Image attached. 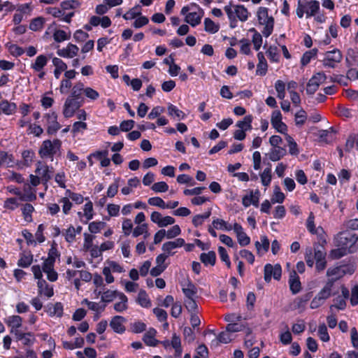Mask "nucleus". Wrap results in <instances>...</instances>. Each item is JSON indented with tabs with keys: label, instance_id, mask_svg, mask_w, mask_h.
Here are the masks:
<instances>
[{
	"label": "nucleus",
	"instance_id": "f257e3e1",
	"mask_svg": "<svg viewBox=\"0 0 358 358\" xmlns=\"http://www.w3.org/2000/svg\"><path fill=\"white\" fill-rule=\"evenodd\" d=\"M358 238L355 234H342L338 242L340 248L334 249L330 252V257L334 259H338L353 252L352 246L357 243Z\"/></svg>",
	"mask_w": 358,
	"mask_h": 358
},
{
	"label": "nucleus",
	"instance_id": "f03ea898",
	"mask_svg": "<svg viewBox=\"0 0 358 358\" xmlns=\"http://www.w3.org/2000/svg\"><path fill=\"white\" fill-rule=\"evenodd\" d=\"M320 3L316 0H299L296 8V15L299 18H302L304 13L306 17L314 16L319 10Z\"/></svg>",
	"mask_w": 358,
	"mask_h": 358
},
{
	"label": "nucleus",
	"instance_id": "7ed1b4c3",
	"mask_svg": "<svg viewBox=\"0 0 358 358\" xmlns=\"http://www.w3.org/2000/svg\"><path fill=\"white\" fill-rule=\"evenodd\" d=\"M257 17L259 23L264 25L262 34L265 37H268L273 31L274 19L269 17L268 14V8L260 7L257 11Z\"/></svg>",
	"mask_w": 358,
	"mask_h": 358
},
{
	"label": "nucleus",
	"instance_id": "20e7f679",
	"mask_svg": "<svg viewBox=\"0 0 358 358\" xmlns=\"http://www.w3.org/2000/svg\"><path fill=\"white\" fill-rule=\"evenodd\" d=\"M224 11L228 15L230 21H236V18L242 22L246 21L248 17V11L244 6L231 4L225 6Z\"/></svg>",
	"mask_w": 358,
	"mask_h": 358
},
{
	"label": "nucleus",
	"instance_id": "39448f33",
	"mask_svg": "<svg viewBox=\"0 0 358 358\" xmlns=\"http://www.w3.org/2000/svg\"><path fill=\"white\" fill-rule=\"evenodd\" d=\"M62 146V142L59 139H55L53 141L50 140L44 141L39 150V155L41 157H51L59 151Z\"/></svg>",
	"mask_w": 358,
	"mask_h": 358
},
{
	"label": "nucleus",
	"instance_id": "423d86ee",
	"mask_svg": "<svg viewBox=\"0 0 358 358\" xmlns=\"http://www.w3.org/2000/svg\"><path fill=\"white\" fill-rule=\"evenodd\" d=\"M84 99L78 100L71 97H67L63 108V115L66 118L71 117L83 105Z\"/></svg>",
	"mask_w": 358,
	"mask_h": 358
},
{
	"label": "nucleus",
	"instance_id": "0eeeda50",
	"mask_svg": "<svg viewBox=\"0 0 358 358\" xmlns=\"http://www.w3.org/2000/svg\"><path fill=\"white\" fill-rule=\"evenodd\" d=\"M31 271L34 275V278L38 280L37 285L39 294L42 293L43 287H45V292H44V294L48 297L53 296L54 292L52 287H49L46 281L42 278L43 274L41 266L39 265H34L31 267Z\"/></svg>",
	"mask_w": 358,
	"mask_h": 358
},
{
	"label": "nucleus",
	"instance_id": "6e6552de",
	"mask_svg": "<svg viewBox=\"0 0 358 358\" xmlns=\"http://www.w3.org/2000/svg\"><path fill=\"white\" fill-rule=\"evenodd\" d=\"M343 59L342 52L337 48L325 52V57L322 60L324 66L334 69Z\"/></svg>",
	"mask_w": 358,
	"mask_h": 358
},
{
	"label": "nucleus",
	"instance_id": "1a4fd4ad",
	"mask_svg": "<svg viewBox=\"0 0 358 358\" xmlns=\"http://www.w3.org/2000/svg\"><path fill=\"white\" fill-rule=\"evenodd\" d=\"M355 268L353 266H348L345 265L329 268L327 271L328 277H332L329 280H334V282L342 278L346 273L352 274Z\"/></svg>",
	"mask_w": 358,
	"mask_h": 358
},
{
	"label": "nucleus",
	"instance_id": "9d476101",
	"mask_svg": "<svg viewBox=\"0 0 358 358\" xmlns=\"http://www.w3.org/2000/svg\"><path fill=\"white\" fill-rule=\"evenodd\" d=\"M327 76L323 72H319L315 74L308 82L306 92L308 94H313L317 90L320 85L324 83Z\"/></svg>",
	"mask_w": 358,
	"mask_h": 358
},
{
	"label": "nucleus",
	"instance_id": "9b49d317",
	"mask_svg": "<svg viewBox=\"0 0 358 358\" xmlns=\"http://www.w3.org/2000/svg\"><path fill=\"white\" fill-rule=\"evenodd\" d=\"M159 343L166 349L171 346L175 350V355L176 357H180L181 356L182 352L181 340L180 336L176 334H173L171 341L169 340H165Z\"/></svg>",
	"mask_w": 358,
	"mask_h": 358
},
{
	"label": "nucleus",
	"instance_id": "f8f14e48",
	"mask_svg": "<svg viewBox=\"0 0 358 358\" xmlns=\"http://www.w3.org/2000/svg\"><path fill=\"white\" fill-rule=\"evenodd\" d=\"M282 274V268L279 264L275 266L271 264H267L264 266V280L266 282H269L273 276L275 280H280Z\"/></svg>",
	"mask_w": 358,
	"mask_h": 358
},
{
	"label": "nucleus",
	"instance_id": "ddd939ff",
	"mask_svg": "<svg viewBox=\"0 0 358 358\" xmlns=\"http://www.w3.org/2000/svg\"><path fill=\"white\" fill-rule=\"evenodd\" d=\"M44 118L46 120L48 134H54L61 128L60 124L57 122V115L55 112L45 114Z\"/></svg>",
	"mask_w": 358,
	"mask_h": 358
},
{
	"label": "nucleus",
	"instance_id": "4468645a",
	"mask_svg": "<svg viewBox=\"0 0 358 358\" xmlns=\"http://www.w3.org/2000/svg\"><path fill=\"white\" fill-rule=\"evenodd\" d=\"M271 122L272 126L278 132L286 134L287 127V125L282 122V115L280 110H274L272 113Z\"/></svg>",
	"mask_w": 358,
	"mask_h": 358
},
{
	"label": "nucleus",
	"instance_id": "2eb2a0df",
	"mask_svg": "<svg viewBox=\"0 0 358 358\" xmlns=\"http://www.w3.org/2000/svg\"><path fill=\"white\" fill-rule=\"evenodd\" d=\"M46 13L52 15L55 17L61 19L62 20L69 23L71 20V17L74 15L73 12L65 13L64 10H61L56 7H49L45 9Z\"/></svg>",
	"mask_w": 358,
	"mask_h": 358
},
{
	"label": "nucleus",
	"instance_id": "dca6fc26",
	"mask_svg": "<svg viewBox=\"0 0 358 358\" xmlns=\"http://www.w3.org/2000/svg\"><path fill=\"white\" fill-rule=\"evenodd\" d=\"M185 245V240L182 238H178L173 241H168L164 243L162 245V250L164 251V253H166V255L172 256L175 254L172 250L180 248Z\"/></svg>",
	"mask_w": 358,
	"mask_h": 358
},
{
	"label": "nucleus",
	"instance_id": "f3484780",
	"mask_svg": "<svg viewBox=\"0 0 358 358\" xmlns=\"http://www.w3.org/2000/svg\"><path fill=\"white\" fill-rule=\"evenodd\" d=\"M233 229L236 234L238 242L241 246H246L250 244V238L244 232L243 229L241 224L234 223Z\"/></svg>",
	"mask_w": 358,
	"mask_h": 358
},
{
	"label": "nucleus",
	"instance_id": "a211bd4d",
	"mask_svg": "<svg viewBox=\"0 0 358 358\" xmlns=\"http://www.w3.org/2000/svg\"><path fill=\"white\" fill-rule=\"evenodd\" d=\"M78 50L79 48L77 45L69 43L66 48L57 50V54L59 57L73 58L78 55Z\"/></svg>",
	"mask_w": 358,
	"mask_h": 358
},
{
	"label": "nucleus",
	"instance_id": "6ab92c4d",
	"mask_svg": "<svg viewBox=\"0 0 358 358\" xmlns=\"http://www.w3.org/2000/svg\"><path fill=\"white\" fill-rule=\"evenodd\" d=\"M126 322V319L120 315L113 317L110 322V327L113 330L118 334H122L125 331L124 323Z\"/></svg>",
	"mask_w": 358,
	"mask_h": 358
},
{
	"label": "nucleus",
	"instance_id": "aec40b11",
	"mask_svg": "<svg viewBox=\"0 0 358 358\" xmlns=\"http://www.w3.org/2000/svg\"><path fill=\"white\" fill-rule=\"evenodd\" d=\"M36 173L41 176L42 181L46 182L52 178L53 169L52 168L50 170L47 165H43L41 162H38Z\"/></svg>",
	"mask_w": 358,
	"mask_h": 358
},
{
	"label": "nucleus",
	"instance_id": "412c9836",
	"mask_svg": "<svg viewBox=\"0 0 358 358\" xmlns=\"http://www.w3.org/2000/svg\"><path fill=\"white\" fill-rule=\"evenodd\" d=\"M45 311L51 317H61L63 315V306L60 302H57L55 304L49 303L45 307Z\"/></svg>",
	"mask_w": 358,
	"mask_h": 358
},
{
	"label": "nucleus",
	"instance_id": "4be33fe9",
	"mask_svg": "<svg viewBox=\"0 0 358 358\" xmlns=\"http://www.w3.org/2000/svg\"><path fill=\"white\" fill-rule=\"evenodd\" d=\"M289 284L293 294H296L301 290V282L295 271L290 273Z\"/></svg>",
	"mask_w": 358,
	"mask_h": 358
},
{
	"label": "nucleus",
	"instance_id": "5701e85b",
	"mask_svg": "<svg viewBox=\"0 0 358 358\" xmlns=\"http://www.w3.org/2000/svg\"><path fill=\"white\" fill-rule=\"evenodd\" d=\"M259 62L257 66L256 73L259 76H264L267 72L268 65L264 54L259 52L257 54Z\"/></svg>",
	"mask_w": 358,
	"mask_h": 358
},
{
	"label": "nucleus",
	"instance_id": "b1692460",
	"mask_svg": "<svg viewBox=\"0 0 358 358\" xmlns=\"http://www.w3.org/2000/svg\"><path fill=\"white\" fill-rule=\"evenodd\" d=\"M156 330L153 328L150 329L143 336V341L148 346H156L159 341L155 338Z\"/></svg>",
	"mask_w": 358,
	"mask_h": 358
},
{
	"label": "nucleus",
	"instance_id": "393cba45",
	"mask_svg": "<svg viewBox=\"0 0 358 358\" xmlns=\"http://www.w3.org/2000/svg\"><path fill=\"white\" fill-rule=\"evenodd\" d=\"M182 290L186 299H194L197 294V287L192 282H188L186 285H183Z\"/></svg>",
	"mask_w": 358,
	"mask_h": 358
},
{
	"label": "nucleus",
	"instance_id": "a878e982",
	"mask_svg": "<svg viewBox=\"0 0 358 358\" xmlns=\"http://www.w3.org/2000/svg\"><path fill=\"white\" fill-rule=\"evenodd\" d=\"M334 284V280H328L324 287L317 294L321 299L326 301L331 294V289Z\"/></svg>",
	"mask_w": 358,
	"mask_h": 358
},
{
	"label": "nucleus",
	"instance_id": "bb28decb",
	"mask_svg": "<svg viewBox=\"0 0 358 358\" xmlns=\"http://www.w3.org/2000/svg\"><path fill=\"white\" fill-rule=\"evenodd\" d=\"M48 59L45 55H38L35 62L31 64V67L36 71L40 72L43 70L45 66H46L48 63Z\"/></svg>",
	"mask_w": 358,
	"mask_h": 358
},
{
	"label": "nucleus",
	"instance_id": "cd10ccee",
	"mask_svg": "<svg viewBox=\"0 0 358 358\" xmlns=\"http://www.w3.org/2000/svg\"><path fill=\"white\" fill-rule=\"evenodd\" d=\"M345 62L347 66L358 65V52L353 49H348L346 55Z\"/></svg>",
	"mask_w": 358,
	"mask_h": 358
},
{
	"label": "nucleus",
	"instance_id": "c85d7f7f",
	"mask_svg": "<svg viewBox=\"0 0 358 358\" xmlns=\"http://www.w3.org/2000/svg\"><path fill=\"white\" fill-rule=\"evenodd\" d=\"M17 108L16 104L10 103L7 100H3L0 102V112L6 115L13 114Z\"/></svg>",
	"mask_w": 358,
	"mask_h": 358
},
{
	"label": "nucleus",
	"instance_id": "c756f323",
	"mask_svg": "<svg viewBox=\"0 0 358 358\" xmlns=\"http://www.w3.org/2000/svg\"><path fill=\"white\" fill-rule=\"evenodd\" d=\"M84 84L81 82H78L76 83L74 86L72 87L71 95L69 97L81 100V99H84L83 97H82V94H84Z\"/></svg>",
	"mask_w": 358,
	"mask_h": 358
},
{
	"label": "nucleus",
	"instance_id": "7c9ffc66",
	"mask_svg": "<svg viewBox=\"0 0 358 358\" xmlns=\"http://www.w3.org/2000/svg\"><path fill=\"white\" fill-rule=\"evenodd\" d=\"M287 153L285 148L282 147H274L269 153V159L273 162L280 160Z\"/></svg>",
	"mask_w": 358,
	"mask_h": 358
},
{
	"label": "nucleus",
	"instance_id": "2f4dec72",
	"mask_svg": "<svg viewBox=\"0 0 358 358\" xmlns=\"http://www.w3.org/2000/svg\"><path fill=\"white\" fill-rule=\"evenodd\" d=\"M200 260L206 266H214L216 262V254L214 251H209L207 253H201L200 255Z\"/></svg>",
	"mask_w": 358,
	"mask_h": 358
},
{
	"label": "nucleus",
	"instance_id": "473e14b6",
	"mask_svg": "<svg viewBox=\"0 0 358 358\" xmlns=\"http://www.w3.org/2000/svg\"><path fill=\"white\" fill-rule=\"evenodd\" d=\"M15 161L13 155L6 152H0V166H6L11 167L14 165Z\"/></svg>",
	"mask_w": 358,
	"mask_h": 358
},
{
	"label": "nucleus",
	"instance_id": "72a5a7b5",
	"mask_svg": "<svg viewBox=\"0 0 358 358\" xmlns=\"http://www.w3.org/2000/svg\"><path fill=\"white\" fill-rule=\"evenodd\" d=\"M117 297L119 298L120 301L117 302L114 304V309L117 312H122V311L127 310L128 308V306H127L128 299H127V296L121 292L120 294H118Z\"/></svg>",
	"mask_w": 358,
	"mask_h": 358
},
{
	"label": "nucleus",
	"instance_id": "f704fd0d",
	"mask_svg": "<svg viewBox=\"0 0 358 358\" xmlns=\"http://www.w3.org/2000/svg\"><path fill=\"white\" fill-rule=\"evenodd\" d=\"M168 114L173 118H177L178 120H182L185 117V113L179 110L176 106L170 103L168 106Z\"/></svg>",
	"mask_w": 358,
	"mask_h": 358
},
{
	"label": "nucleus",
	"instance_id": "c9c22d12",
	"mask_svg": "<svg viewBox=\"0 0 358 358\" xmlns=\"http://www.w3.org/2000/svg\"><path fill=\"white\" fill-rule=\"evenodd\" d=\"M255 245L257 250V253L260 254L262 250H263V252H266L268 250L270 243L266 236H261V243L256 241Z\"/></svg>",
	"mask_w": 358,
	"mask_h": 358
},
{
	"label": "nucleus",
	"instance_id": "e433bc0d",
	"mask_svg": "<svg viewBox=\"0 0 358 358\" xmlns=\"http://www.w3.org/2000/svg\"><path fill=\"white\" fill-rule=\"evenodd\" d=\"M285 199V196L284 193L281 192L280 187L278 185H275L273 189V194L271 199V203H282L284 201Z\"/></svg>",
	"mask_w": 358,
	"mask_h": 358
},
{
	"label": "nucleus",
	"instance_id": "4c0bfd02",
	"mask_svg": "<svg viewBox=\"0 0 358 358\" xmlns=\"http://www.w3.org/2000/svg\"><path fill=\"white\" fill-rule=\"evenodd\" d=\"M252 116L249 115L245 116L243 120L236 123V127L243 131L250 130L252 129Z\"/></svg>",
	"mask_w": 358,
	"mask_h": 358
},
{
	"label": "nucleus",
	"instance_id": "58836bf2",
	"mask_svg": "<svg viewBox=\"0 0 358 358\" xmlns=\"http://www.w3.org/2000/svg\"><path fill=\"white\" fill-rule=\"evenodd\" d=\"M201 16L196 12L189 13L185 16V22L189 23L191 26L195 27L200 24Z\"/></svg>",
	"mask_w": 358,
	"mask_h": 358
},
{
	"label": "nucleus",
	"instance_id": "ea45409f",
	"mask_svg": "<svg viewBox=\"0 0 358 358\" xmlns=\"http://www.w3.org/2000/svg\"><path fill=\"white\" fill-rule=\"evenodd\" d=\"M317 49L313 48L309 51H306L301 59V64L303 66H306L310 62V60L315 57L317 53Z\"/></svg>",
	"mask_w": 358,
	"mask_h": 358
},
{
	"label": "nucleus",
	"instance_id": "a19ab883",
	"mask_svg": "<svg viewBox=\"0 0 358 358\" xmlns=\"http://www.w3.org/2000/svg\"><path fill=\"white\" fill-rule=\"evenodd\" d=\"M212 225L213 226L214 228L217 229L226 231H231V229H233V227L231 224H229L224 220L219 218L214 219L212 222Z\"/></svg>",
	"mask_w": 358,
	"mask_h": 358
},
{
	"label": "nucleus",
	"instance_id": "79ce46f5",
	"mask_svg": "<svg viewBox=\"0 0 358 358\" xmlns=\"http://www.w3.org/2000/svg\"><path fill=\"white\" fill-rule=\"evenodd\" d=\"M33 261V255L29 252H23L21 254V257L18 260L17 265L20 267L26 268L28 267Z\"/></svg>",
	"mask_w": 358,
	"mask_h": 358
},
{
	"label": "nucleus",
	"instance_id": "37998d69",
	"mask_svg": "<svg viewBox=\"0 0 358 358\" xmlns=\"http://www.w3.org/2000/svg\"><path fill=\"white\" fill-rule=\"evenodd\" d=\"M22 319L19 315L10 316L6 319V322L11 327V329H18L22 325Z\"/></svg>",
	"mask_w": 358,
	"mask_h": 358
},
{
	"label": "nucleus",
	"instance_id": "c03bdc74",
	"mask_svg": "<svg viewBox=\"0 0 358 358\" xmlns=\"http://www.w3.org/2000/svg\"><path fill=\"white\" fill-rule=\"evenodd\" d=\"M137 302L144 308H149L151 306L150 300L145 291L141 290L138 294Z\"/></svg>",
	"mask_w": 358,
	"mask_h": 358
},
{
	"label": "nucleus",
	"instance_id": "a18cd8bd",
	"mask_svg": "<svg viewBox=\"0 0 358 358\" xmlns=\"http://www.w3.org/2000/svg\"><path fill=\"white\" fill-rule=\"evenodd\" d=\"M326 252L324 248L322 245H314V258L315 261L322 260L326 259Z\"/></svg>",
	"mask_w": 358,
	"mask_h": 358
},
{
	"label": "nucleus",
	"instance_id": "49530a36",
	"mask_svg": "<svg viewBox=\"0 0 358 358\" xmlns=\"http://www.w3.org/2000/svg\"><path fill=\"white\" fill-rule=\"evenodd\" d=\"M204 29L207 32L215 34L219 30V25L216 24L210 18H206L204 20Z\"/></svg>",
	"mask_w": 358,
	"mask_h": 358
},
{
	"label": "nucleus",
	"instance_id": "de8ad7c7",
	"mask_svg": "<svg viewBox=\"0 0 358 358\" xmlns=\"http://www.w3.org/2000/svg\"><path fill=\"white\" fill-rule=\"evenodd\" d=\"M70 37L71 33L67 34L65 31L61 29L56 30L53 34L54 40L57 43L68 40Z\"/></svg>",
	"mask_w": 358,
	"mask_h": 358
},
{
	"label": "nucleus",
	"instance_id": "09e8293b",
	"mask_svg": "<svg viewBox=\"0 0 358 358\" xmlns=\"http://www.w3.org/2000/svg\"><path fill=\"white\" fill-rule=\"evenodd\" d=\"M6 48H8L9 52L14 57L21 56L24 52V50L22 48L10 43H8L6 44Z\"/></svg>",
	"mask_w": 358,
	"mask_h": 358
},
{
	"label": "nucleus",
	"instance_id": "8fccbe9b",
	"mask_svg": "<svg viewBox=\"0 0 358 358\" xmlns=\"http://www.w3.org/2000/svg\"><path fill=\"white\" fill-rule=\"evenodd\" d=\"M286 140L289 145V152L292 155H297L299 153L298 145L293 138L286 134Z\"/></svg>",
	"mask_w": 358,
	"mask_h": 358
},
{
	"label": "nucleus",
	"instance_id": "3c124183",
	"mask_svg": "<svg viewBox=\"0 0 358 358\" xmlns=\"http://www.w3.org/2000/svg\"><path fill=\"white\" fill-rule=\"evenodd\" d=\"M34 210V206L30 203H26L23 206L22 208V215L24 218L27 222H31L32 220L31 213Z\"/></svg>",
	"mask_w": 358,
	"mask_h": 358
},
{
	"label": "nucleus",
	"instance_id": "603ef678",
	"mask_svg": "<svg viewBox=\"0 0 358 358\" xmlns=\"http://www.w3.org/2000/svg\"><path fill=\"white\" fill-rule=\"evenodd\" d=\"M45 20L43 17H38L31 20L29 24V29L32 31H38L43 27Z\"/></svg>",
	"mask_w": 358,
	"mask_h": 358
},
{
	"label": "nucleus",
	"instance_id": "864d4df0",
	"mask_svg": "<svg viewBox=\"0 0 358 358\" xmlns=\"http://www.w3.org/2000/svg\"><path fill=\"white\" fill-rule=\"evenodd\" d=\"M267 56L271 62H277L279 60V53L278 48L275 46H271L266 51Z\"/></svg>",
	"mask_w": 358,
	"mask_h": 358
},
{
	"label": "nucleus",
	"instance_id": "5fc2aeb1",
	"mask_svg": "<svg viewBox=\"0 0 358 358\" xmlns=\"http://www.w3.org/2000/svg\"><path fill=\"white\" fill-rule=\"evenodd\" d=\"M261 180L264 186H268L271 181V167L266 168L263 173L260 175Z\"/></svg>",
	"mask_w": 358,
	"mask_h": 358
},
{
	"label": "nucleus",
	"instance_id": "6e6d98bb",
	"mask_svg": "<svg viewBox=\"0 0 358 358\" xmlns=\"http://www.w3.org/2000/svg\"><path fill=\"white\" fill-rule=\"evenodd\" d=\"M121 292H119L117 291H111V290H107L104 292L101 296V301L103 302H110L113 301V299L118 296V294H120Z\"/></svg>",
	"mask_w": 358,
	"mask_h": 358
},
{
	"label": "nucleus",
	"instance_id": "4d7b16f0",
	"mask_svg": "<svg viewBox=\"0 0 358 358\" xmlns=\"http://www.w3.org/2000/svg\"><path fill=\"white\" fill-rule=\"evenodd\" d=\"M141 14V11H140L139 6H135V7L132 8L128 12H127L123 15V17H124V19H125L127 20H132V19L136 18L138 16H140Z\"/></svg>",
	"mask_w": 358,
	"mask_h": 358
},
{
	"label": "nucleus",
	"instance_id": "13d9d810",
	"mask_svg": "<svg viewBox=\"0 0 358 358\" xmlns=\"http://www.w3.org/2000/svg\"><path fill=\"white\" fill-rule=\"evenodd\" d=\"M19 206V203L16 198H8L3 203V208L10 210H14Z\"/></svg>",
	"mask_w": 358,
	"mask_h": 358
},
{
	"label": "nucleus",
	"instance_id": "bf43d9fd",
	"mask_svg": "<svg viewBox=\"0 0 358 358\" xmlns=\"http://www.w3.org/2000/svg\"><path fill=\"white\" fill-rule=\"evenodd\" d=\"M185 306L190 313H198V306L194 299H185Z\"/></svg>",
	"mask_w": 358,
	"mask_h": 358
},
{
	"label": "nucleus",
	"instance_id": "052dcab7",
	"mask_svg": "<svg viewBox=\"0 0 358 358\" xmlns=\"http://www.w3.org/2000/svg\"><path fill=\"white\" fill-rule=\"evenodd\" d=\"M318 335L320 336V338L324 341L327 342L329 341V336L327 331V328L325 325V324H321L319 325L318 327Z\"/></svg>",
	"mask_w": 358,
	"mask_h": 358
},
{
	"label": "nucleus",
	"instance_id": "680f3d73",
	"mask_svg": "<svg viewBox=\"0 0 358 358\" xmlns=\"http://www.w3.org/2000/svg\"><path fill=\"white\" fill-rule=\"evenodd\" d=\"M231 340L229 333L227 331H222L217 337L215 346H218L220 343H229Z\"/></svg>",
	"mask_w": 358,
	"mask_h": 358
},
{
	"label": "nucleus",
	"instance_id": "e2e57ef3",
	"mask_svg": "<svg viewBox=\"0 0 358 358\" xmlns=\"http://www.w3.org/2000/svg\"><path fill=\"white\" fill-rule=\"evenodd\" d=\"M84 94L92 101H95L99 97V92L90 87H85Z\"/></svg>",
	"mask_w": 358,
	"mask_h": 358
},
{
	"label": "nucleus",
	"instance_id": "0e129e2a",
	"mask_svg": "<svg viewBox=\"0 0 358 358\" xmlns=\"http://www.w3.org/2000/svg\"><path fill=\"white\" fill-rule=\"evenodd\" d=\"M183 336H184V340L189 343H192L195 339V335L194 334V331L189 327H186L184 328Z\"/></svg>",
	"mask_w": 358,
	"mask_h": 358
},
{
	"label": "nucleus",
	"instance_id": "69168bd1",
	"mask_svg": "<svg viewBox=\"0 0 358 358\" xmlns=\"http://www.w3.org/2000/svg\"><path fill=\"white\" fill-rule=\"evenodd\" d=\"M65 239L68 243H72L76 238V229L71 225L64 234Z\"/></svg>",
	"mask_w": 358,
	"mask_h": 358
},
{
	"label": "nucleus",
	"instance_id": "338daca9",
	"mask_svg": "<svg viewBox=\"0 0 358 358\" xmlns=\"http://www.w3.org/2000/svg\"><path fill=\"white\" fill-rule=\"evenodd\" d=\"M151 189L155 192H165L169 189V186L165 182H158L154 183Z\"/></svg>",
	"mask_w": 358,
	"mask_h": 358
},
{
	"label": "nucleus",
	"instance_id": "774afa93",
	"mask_svg": "<svg viewBox=\"0 0 358 358\" xmlns=\"http://www.w3.org/2000/svg\"><path fill=\"white\" fill-rule=\"evenodd\" d=\"M148 202L150 206H157L162 209H165L166 203L160 197L156 196V197L150 198L148 199Z\"/></svg>",
	"mask_w": 358,
	"mask_h": 358
}]
</instances>
